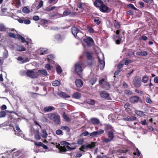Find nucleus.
Wrapping results in <instances>:
<instances>
[{
  "instance_id": "f257e3e1",
  "label": "nucleus",
  "mask_w": 158,
  "mask_h": 158,
  "mask_svg": "<svg viewBox=\"0 0 158 158\" xmlns=\"http://www.w3.org/2000/svg\"><path fill=\"white\" fill-rule=\"evenodd\" d=\"M62 145L64 146H60L59 144L56 143V146L58 148L61 152H65L67 151H71L76 149L77 146L76 143H73L70 144L66 141H62L61 143Z\"/></svg>"
},
{
  "instance_id": "f03ea898",
  "label": "nucleus",
  "mask_w": 158,
  "mask_h": 158,
  "mask_svg": "<svg viewBox=\"0 0 158 158\" xmlns=\"http://www.w3.org/2000/svg\"><path fill=\"white\" fill-rule=\"evenodd\" d=\"M48 118L56 125H58L61 124L60 116L57 113H50L48 114Z\"/></svg>"
},
{
  "instance_id": "7ed1b4c3",
  "label": "nucleus",
  "mask_w": 158,
  "mask_h": 158,
  "mask_svg": "<svg viewBox=\"0 0 158 158\" xmlns=\"http://www.w3.org/2000/svg\"><path fill=\"white\" fill-rule=\"evenodd\" d=\"M71 31L72 34L77 39H80L82 38L84 34L77 27H73L71 28Z\"/></svg>"
},
{
  "instance_id": "20e7f679",
  "label": "nucleus",
  "mask_w": 158,
  "mask_h": 158,
  "mask_svg": "<svg viewBox=\"0 0 158 158\" xmlns=\"http://www.w3.org/2000/svg\"><path fill=\"white\" fill-rule=\"evenodd\" d=\"M120 30H117L116 32L114 31L115 34L113 35L112 37L113 40L115 41L117 44H119L121 41V35L120 34Z\"/></svg>"
},
{
  "instance_id": "39448f33",
  "label": "nucleus",
  "mask_w": 158,
  "mask_h": 158,
  "mask_svg": "<svg viewBox=\"0 0 158 158\" xmlns=\"http://www.w3.org/2000/svg\"><path fill=\"white\" fill-rule=\"evenodd\" d=\"M132 83L135 87H139L141 85V77L139 76L135 77L133 80Z\"/></svg>"
},
{
  "instance_id": "423d86ee",
  "label": "nucleus",
  "mask_w": 158,
  "mask_h": 158,
  "mask_svg": "<svg viewBox=\"0 0 158 158\" xmlns=\"http://www.w3.org/2000/svg\"><path fill=\"white\" fill-rule=\"evenodd\" d=\"M75 70L76 72L79 75H80L83 71L81 67V62H79L75 65Z\"/></svg>"
},
{
  "instance_id": "0eeeda50",
  "label": "nucleus",
  "mask_w": 158,
  "mask_h": 158,
  "mask_svg": "<svg viewBox=\"0 0 158 158\" xmlns=\"http://www.w3.org/2000/svg\"><path fill=\"white\" fill-rule=\"evenodd\" d=\"M26 73L28 77L31 78H36L38 77L37 73L34 70H28Z\"/></svg>"
},
{
  "instance_id": "6e6552de",
  "label": "nucleus",
  "mask_w": 158,
  "mask_h": 158,
  "mask_svg": "<svg viewBox=\"0 0 158 158\" xmlns=\"http://www.w3.org/2000/svg\"><path fill=\"white\" fill-rule=\"evenodd\" d=\"M86 56L87 59V63L88 65L91 66L92 64L94 58L92 57L91 53L87 52Z\"/></svg>"
},
{
  "instance_id": "1a4fd4ad",
  "label": "nucleus",
  "mask_w": 158,
  "mask_h": 158,
  "mask_svg": "<svg viewBox=\"0 0 158 158\" xmlns=\"http://www.w3.org/2000/svg\"><path fill=\"white\" fill-rule=\"evenodd\" d=\"M100 10L103 13H109L111 10L105 5L103 4L100 8Z\"/></svg>"
},
{
  "instance_id": "9d476101",
  "label": "nucleus",
  "mask_w": 158,
  "mask_h": 158,
  "mask_svg": "<svg viewBox=\"0 0 158 158\" xmlns=\"http://www.w3.org/2000/svg\"><path fill=\"white\" fill-rule=\"evenodd\" d=\"M83 41L87 43V46L88 47L91 46L92 43H94V40L92 38L89 37H87L86 39H84Z\"/></svg>"
},
{
  "instance_id": "9b49d317",
  "label": "nucleus",
  "mask_w": 158,
  "mask_h": 158,
  "mask_svg": "<svg viewBox=\"0 0 158 158\" xmlns=\"http://www.w3.org/2000/svg\"><path fill=\"white\" fill-rule=\"evenodd\" d=\"M16 149H14L13 150H11L10 151V152L13 154V158H19V156L21 152L19 151H16Z\"/></svg>"
},
{
  "instance_id": "f8f14e48",
  "label": "nucleus",
  "mask_w": 158,
  "mask_h": 158,
  "mask_svg": "<svg viewBox=\"0 0 158 158\" xmlns=\"http://www.w3.org/2000/svg\"><path fill=\"white\" fill-rule=\"evenodd\" d=\"M100 95L103 98L109 100L110 99V97L109 96V94L105 91H102L100 92Z\"/></svg>"
},
{
  "instance_id": "ddd939ff",
  "label": "nucleus",
  "mask_w": 158,
  "mask_h": 158,
  "mask_svg": "<svg viewBox=\"0 0 158 158\" xmlns=\"http://www.w3.org/2000/svg\"><path fill=\"white\" fill-rule=\"evenodd\" d=\"M18 21L21 23H24L26 24H29L30 23L31 21L29 19H26L24 18L18 19Z\"/></svg>"
},
{
  "instance_id": "4468645a",
  "label": "nucleus",
  "mask_w": 158,
  "mask_h": 158,
  "mask_svg": "<svg viewBox=\"0 0 158 158\" xmlns=\"http://www.w3.org/2000/svg\"><path fill=\"white\" fill-rule=\"evenodd\" d=\"M139 97L134 96L129 98V101L131 103H134L137 102L139 101Z\"/></svg>"
},
{
  "instance_id": "2eb2a0df",
  "label": "nucleus",
  "mask_w": 158,
  "mask_h": 158,
  "mask_svg": "<svg viewBox=\"0 0 158 158\" xmlns=\"http://www.w3.org/2000/svg\"><path fill=\"white\" fill-rule=\"evenodd\" d=\"M31 131H34V133L35 134V139L36 140H39L41 139V136L39 135V131L38 130H35L34 131L33 128H31Z\"/></svg>"
},
{
  "instance_id": "dca6fc26",
  "label": "nucleus",
  "mask_w": 158,
  "mask_h": 158,
  "mask_svg": "<svg viewBox=\"0 0 158 158\" xmlns=\"http://www.w3.org/2000/svg\"><path fill=\"white\" fill-rule=\"evenodd\" d=\"M94 144H92L91 145L89 144H88L87 145H82L81 148H79V150L83 152H85L84 149H87L88 148H92L94 147Z\"/></svg>"
},
{
  "instance_id": "f3484780",
  "label": "nucleus",
  "mask_w": 158,
  "mask_h": 158,
  "mask_svg": "<svg viewBox=\"0 0 158 158\" xmlns=\"http://www.w3.org/2000/svg\"><path fill=\"white\" fill-rule=\"evenodd\" d=\"M98 58L100 68L101 70H102L105 65V62L103 59H101L99 56H98Z\"/></svg>"
},
{
  "instance_id": "a211bd4d",
  "label": "nucleus",
  "mask_w": 158,
  "mask_h": 158,
  "mask_svg": "<svg viewBox=\"0 0 158 158\" xmlns=\"http://www.w3.org/2000/svg\"><path fill=\"white\" fill-rule=\"evenodd\" d=\"M137 118L134 116H128L126 117L123 118L122 120L123 121H133L135 120Z\"/></svg>"
},
{
  "instance_id": "6ab92c4d",
  "label": "nucleus",
  "mask_w": 158,
  "mask_h": 158,
  "mask_svg": "<svg viewBox=\"0 0 158 158\" xmlns=\"http://www.w3.org/2000/svg\"><path fill=\"white\" fill-rule=\"evenodd\" d=\"M55 109V108L53 106H49L45 107L44 109L43 110L44 112L46 113L51 112L53 110H54Z\"/></svg>"
},
{
  "instance_id": "aec40b11",
  "label": "nucleus",
  "mask_w": 158,
  "mask_h": 158,
  "mask_svg": "<svg viewBox=\"0 0 158 158\" xmlns=\"http://www.w3.org/2000/svg\"><path fill=\"white\" fill-rule=\"evenodd\" d=\"M91 123L94 125H98L100 123L99 120L97 118H93L90 119Z\"/></svg>"
},
{
  "instance_id": "412c9836",
  "label": "nucleus",
  "mask_w": 158,
  "mask_h": 158,
  "mask_svg": "<svg viewBox=\"0 0 158 158\" xmlns=\"http://www.w3.org/2000/svg\"><path fill=\"white\" fill-rule=\"evenodd\" d=\"M103 4L101 0H96L94 2V6L100 8Z\"/></svg>"
},
{
  "instance_id": "4be33fe9",
  "label": "nucleus",
  "mask_w": 158,
  "mask_h": 158,
  "mask_svg": "<svg viewBox=\"0 0 158 158\" xmlns=\"http://www.w3.org/2000/svg\"><path fill=\"white\" fill-rule=\"evenodd\" d=\"M17 60H18L21 61V63H24L29 61V60L28 58H25L24 59L21 56H19L17 58Z\"/></svg>"
},
{
  "instance_id": "5701e85b",
  "label": "nucleus",
  "mask_w": 158,
  "mask_h": 158,
  "mask_svg": "<svg viewBox=\"0 0 158 158\" xmlns=\"http://www.w3.org/2000/svg\"><path fill=\"white\" fill-rule=\"evenodd\" d=\"M76 85L77 87H81L83 85V82L80 79H77L75 81Z\"/></svg>"
},
{
  "instance_id": "b1692460",
  "label": "nucleus",
  "mask_w": 158,
  "mask_h": 158,
  "mask_svg": "<svg viewBox=\"0 0 158 158\" xmlns=\"http://www.w3.org/2000/svg\"><path fill=\"white\" fill-rule=\"evenodd\" d=\"M149 80V77L146 75L142 76L141 81L144 83H147Z\"/></svg>"
},
{
  "instance_id": "393cba45",
  "label": "nucleus",
  "mask_w": 158,
  "mask_h": 158,
  "mask_svg": "<svg viewBox=\"0 0 158 158\" xmlns=\"http://www.w3.org/2000/svg\"><path fill=\"white\" fill-rule=\"evenodd\" d=\"M81 97V94L79 92H75L72 95V97L78 99Z\"/></svg>"
},
{
  "instance_id": "a878e982",
  "label": "nucleus",
  "mask_w": 158,
  "mask_h": 158,
  "mask_svg": "<svg viewBox=\"0 0 158 158\" xmlns=\"http://www.w3.org/2000/svg\"><path fill=\"white\" fill-rule=\"evenodd\" d=\"M136 54L137 56H146L147 55L148 53L147 51H143L137 52Z\"/></svg>"
},
{
  "instance_id": "bb28decb",
  "label": "nucleus",
  "mask_w": 158,
  "mask_h": 158,
  "mask_svg": "<svg viewBox=\"0 0 158 158\" xmlns=\"http://www.w3.org/2000/svg\"><path fill=\"white\" fill-rule=\"evenodd\" d=\"M41 135L42 137L44 138H46L48 135L46 131L44 129H43L41 131Z\"/></svg>"
},
{
  "instance_id": "cd10ccee",
  "label": "nucleus",
  "mask_w": 158,
  "mask_h": 158,
  "mask_svg": "<svg viewBox=\"0 0 158 158\" xmlns=\"http://www.w3.org/2000/svg\"><path fill=\"white\" fill-rule=\"evenodd\" d=\"M108 136L109 138L112 140L114 137V135L113 132L112 131H109L108 132Z\"/></svg>"
},
{
  "instance_id": "c85d7f7f",
  "label": "nucleus",
  "mask_w": 158,
  "mask_h": 158,
  "mask_svg": "<svg viewBox=\"0 0 158 158\" xmlns=\"http://www.w3.org/2000/svg\"><path fill=\"white\" fill-rule=\"evenodd\" d=\"M135 112L138 116L140 117H142L144 115V112L140 110H135Z\"/></svg>"
},
{
  "instance_id": "c756f323",
  "label": "nucleus",
  "mask_w": 158,
  "mask_h": 158,
  "mask_svg": "<svg viewBox=\"0 0 158 158\" xmlns=\"http://www.w3.org/2000/svg\"><path fill=\"white\" fill-rule=\"evenodd\" d=\"M60 84V82L58 80H55L52 83V85L55 87L58 86Z\"/></svg>"
},
{
  "instance_id": "7c9ffc66",
  "label": "nucleus",
  "mask_w": 158,
  "mask_h": 158,
  "mask_svg": "<svg viewBox=\"0 0 158 158\" xmlns=\"http://www.w3.org/2000/svg\"><path fill=\"white\" fill-rule=\"evenodd\" d=\"M71 13L70 10L68 8H67L66 10L63 12V15L65 16L70 14Z\"/></svg>"
},
{
  "instance_id": "2f4dec72",
  "label": "nucleus",
  "mask_w": 158,
  "mask_h": 158,
  "mask_svg": "<svg viewBox=\"0 0 158 158\" xmlns=\"http://www.w3.org/2000/svg\"><path fill=\"white\" fill-rule=\"evenodd\" d=\"M18 38L19 40H21L22 41V42L23 43H25L26 42L27 44L28 45V41H26L25 38L22 36H21L20 35H17Z\"/></svg>"
},
{
  "instance_id": "473e14b6",
  "label": "nucleus",
  "mask_w": 158,
  "mask_h": 158,
  "mask_svg": "<svg viewBox=\"0 0 158 158\" xmlns=\"http://www.w3.org/2000/svg\"><path fill=\"white\" fill-rule=\"evenodd\" d=\"M59 95L64 98H69L70 97L65 93L62 92L59 94Z\"/></svg>"
},
{
  "instance_id": "72a5a7b5",
  "label": "nucleus",
  "mask_w": 158,
  "mask_h": 158,
  "mask_svg": "<svg viewBox=\"0 0 158 158\" xmlns=\"http://www.w3.org/2000/svg\"><path fill=\"white\" fill-rule=\"evenodd\" d=\"M114 26L116 28L118 29L120 27V24L119 23L115 20L114 22Z\"/></svg>"
},
{
  "instance_id": "f704fd0d",
  "label": "nucleus",
  "mask_w": 158,
  "mask_h": 158,
  "mask_svg": "<svg viewBox=\"0 0 158 158\" xmlns=\"http://www.w3.org/2000/svg\"><path fill=\"white\" fill-rule=\"evenodd\" d=\"M130 104L128 102H127L126 103L124 106V107L125 108V110L127 112L130 109Z\"/></svg>"
},
{
  "instance_id": "c9c22d12",
  "label": "nucleus",
  "mask_w": 158,
  "mask_h": 158,
  "mask_svg": "<svg viewBox=\"0 0 158 158\" xmlns=\"http://www.w3.org/2000/svg\"><path fill=\"white\" fill-rule=\"evenodd\" d=\"M22 11L25 14H28L29 13L30 11L28 8L25 7L23 8Z\"/></svg>"
},
{
  "instance_id": "e433bc0d",
  "label": "nucleus",
  "mask_w": 158,
  "mask_h": 158,
  "mask_svg": "<svg viewBox=\"0 0 158 158\" xmlns=\"http://www.w3.org/2000/svg\"><path fill=\"white\" fill-rule=\"evenodd\" d=\"M86 102L87 103L90 105H94L95 104V102L94 100L89 99H87Z\"/></svg>"
},
{
  "instance_id": "4c0bfd02",
  "label": "nucleus",
  "mask_w": 158,
  "mask_h": 158,
  "mask_svg": "<svg viewBox=\"0 0 158 158\" xmlns=\"http://www.w3.org/2000/svg\"><path fill=\"white\" fill-rule=\"evenodd\" d=\"M17 50L18 51H25L26 49L23 46H18L17 48Z\"/></svg>"
},
{
  "instance_id": "58836bf2",
  "label": "nucleus",
  "mask_w": 158,
  "mask_h": 158,
  "mask_svg": "<svg viewBox=\"0 0 158 158\" xmlns=\"http://www.w3.org/2000/svg\"><path fill=\"white\" fill-rule=\"evenodd\" d=\"M62 116L63 118L67 121H70V119L68 117L67 114L65 113H64L62 115Z\"/></svg>"
},
{
  "instance_id": "ea45409f",
  "label": "nucleus",
  "mask_w": 158,
  "mask_h": 158,
  "mask_svg": "<svg viewBox=\"0 0 158 158\" xmlns=\"http://www.w3.org/2000/svg\"><path fill=\"white\" fill-rule=\"evenodd\" d=\"M145 100L146 102L149 104H151L152 103V101L150 99L149 96V95H148L145 98Z\"/></svg>"
},
{
  "instance_id": "a19ab883",
  "label": "nucleus",
  "mask_w": 158,
  "mask_h": 158,
  "mask_svg": "<svg viewBox=\"0 0 158 158\" xmlns=\"http://www.w3.org/2000/svg\"><path fill=\"white\" fill-rule=\"evenodd\" d=\"M39 73L44 76L47 75L48 73L47 71L45 69H42L38 71Z\"/></svg>"
},
{
  "instance_id": "79ce46f5",
  "label": "nucleus",
  "mask_w": 158,
  "mask_h": 158,
  "mask_svg": "<svg viewBox=\"0 0 158 158\" xmlns=\"http://www.w3.org/2000/svg\"><path fill=\"white\" fill-rule=\"evenodd\" d=\"M60 129L67 131L68 132H69L70 131V129L69 127L66 126H62L60 127Z\"/></svg>"
},
{
  "instance_id": "37998d69",
  "label": "nucleus",
  "mask_w": 158,
  "mask_h": 158,
  "mask_svg": "<svg viewBox=\"0 0 158 158\" xmlns=\"http://www.w3.org/2000/svg\"><path fill=\"white\" fill-rule=\"evenodd\" d=\"M56 70L57 72L59 74H60L62 73V70L60 67L59 65L57 66Z\"/></svg>"
},
{
  "instance_id": "c03bdc74",
  "label": "nucleus",
  "mask_w": 158,
  "mask_h": 158,
  "mask_svg": "<svg viewBox=\"0 0 158 158\" xmlns=\"http://www.w3.org/2000/svg\"><path fill=\"white\" fill-rule=\"evenodd\" d=\"M43 5V2L42 1H40L39 2V5L36 7V9H38L41 8Z\"/></svg>"
},
{
  "instance_id": "a18cd8bd",
  "label": "nucleus",
  "mask_w": 158,
  "mask_h": 158,
  "mask_svg": "<svg viewBox=\"0 0 158 158\" xmlns=\"http://www.w3.org/2000/svg\"><path fill=\"white\" fill-rule=\"evenodd\" d=\"M96 132L98 136V135H100L103 134L104 133V131L102 129H100L96 131Z\"/></svg>"
},
{
  "instance_id": "49530a36",
  "label": "nucleus",
  "mask_w": 158,
  "mask_h": 158,
  "mask_svg": "<svg viewBox=\"0 0 158 158\" xmlns=\"http://www.w3.org/2000/svg\"><path fill=\"white\" fill-rule=\"evenodd\" d=\"M6 111H1L0 112V118L4 117L6 116Z\"/></svg>"
},
{
  "instance_id": "de8ad7c7",
  "label": "nucleus",
  "mask_w": 158,
  "mask_h": 158,
  "mask_svg": "<svg viewBox=\"0 0 158 158\" xmlns=\"http://www.w3.org/2000/svg\"><path fill=\"white\" fill-rule=\"evenodd\" d=\"M40 51L41 52L40 53V55H42L45 54L47 52V50L42 48H40Z\"/></svg>"
},
{
  "instance_id": "09e8293b",
  "label": "nucleus",
  "mask_w": 158,
  "mask_h": 158,
  "mask_svg": "<svg viewBox=\"0 0 158 158\" xmlns=\"http://www.w3.org/2000/svg\"><path fill=\"white\" fill-rule=\"evenodd\" d=\"M6 31V28L4 25L0 24V31Z\"/></svg>"
},
{
  "instance_id": "8fccbe9b",
  "label": "nucleus",
  "mask_w": 158,
  "mask_h": 158,
  "mask_svg": "<svg viewBox=\"0 0 158 158\" xmlns=\"http://www.w3.org/2000/svg\"><path fill=\"white\" fill-rule=\"evenodd\" d=\"M54 58V56L52 55H49L48 56V61L49 62L52 61V60Z\"/></svg>"
},
{
  "instance_id": "3c124183",
  "label": "nucleus",
  "mask_w": 158,
  "mask_h": 158,
  "mask_svg": "<svg viewBox=\"0 0 158 158\" xmlns=\"http://www.w3.org/2000/svg\"><path fill=\"white\" fill-rule=\"evenodd\" d=\"M127 6L129 8H131L136 10H138L137 8H136L131 3L128 4Z\"/></svg>"
},
{
  "instance_id": "603ef678",
  "label": "nucleus",
  "mask_w": 158,
  "mask_h": 158,
  "mask_svg": "<svg viewBox=\"0 0 158 158\" xmlns=\"http://www.w3.org/2000/svg\"><path fill=\"white\" fill-rule=\"evenodd\" d=\"M94 22L96 23L98 25L99 24L101 23V21H100L99 18L98 17L95 18L94 20Z\"/></svg>"
},
{
  "instance_id": "864d4df0",
  "label": "nucleus",
  "mask_w": 158,
  "mask_h": 158,
  "mask_svg": "<svg viewBox=\"0 0 158 158\" xmlns=\"http://www.w3.org/2000/svg\"><path fill=\"white\" fill-rule=\"evenodd\" d=\"M58 1V0H48V3L49 4L52 3L55 4Z\"/></svg>"
},
{
  "instance_id": "5fc2aeb1",
  "label": "nucleus",
  "mask_w": 158,
  "mask_h": 158,
  "mask_svg": "<svg viewBox=\"0 0 158 158\" xmlns=\"http://www.w3.org/2000/svg\"><path fill=\"white\" fill-rule=\"evenodd\" d=\"M148 39V38L147 36L143 35H142L139 38L140 40H143L144 41H146Z\"/></svg>"
},
{
  "instance_id": "6e6d98bb",
  "label": "nucleus",
  "mask_w": 158,
  "mask_h": 158,
  "mask_svg": "<svg viewBox=\"0 0 158 158\" xmlns=\"http://www.w3.org/2000/svg\"><path fill=\"white\" fill-rule=\"evenodd\" d=\"M90 136L92 137H97L96 131L93 132L90 134Z\"/></svg>"
},
{
  "instance_id": "4d7b16f0",
  "label": "nucleus",
  "mask_w": 158,
  "mask_h": 158,
  "mask_svg": "<svg viewBox=\"0 0 158 158\" xmlns=\"http://www.w3.org/2000/svg\"><path fill=\"white\" fill-rule=\"evenodd\" d=\"M112 140L108 138H105L102 140L104 143H107L111 142Z\"/></svg>"
},
{
  "instance_id": "13d9d810",
  "label": "nucleus",
  "mask_w": 158,
  "mask_h": 158,
  "mask_svg": "<svg viewBox=\"0 0 158 158\" xmlns=\"http://www.w3.org/2000/svg\"><path fill=\"white\" fill-rule=\"evenodd\" d=\"M125 94L127 95H131L132 94V92L129 90H126L124 91Z\"/></svg>"
},
{
  "instance_id": "bf43d9fd",
  "label": "nucleus",
  "mask_w": 158,
  "mask_h": 158,
  "mask_svg": "<svg viewBox=\"0 0 158 158\" xmlns=\"http://www.w3.org/2000/svg\"><path fill=\"white\" fill-rule=\"evenodd\" d=\"M56 134L57 135H63V131H62L60 129L57 130L56 131Z\"/></svg>"
},
{
  "instance_id": "052dcab7",
  "label": "nucleus",
  "mask_w": 158,
  "mask_h": 158,
  "mask_svg": "<svg viewBox=\"0 0 158 158\" xmlns=\"http://www.w3.org/2000/svg\"><path fill=\"white\" fill-rule=\"evenodd\" d=\"M84 142V139H80L77 140V143L79 145H81Z\"/></svg>"
},
{
  "instance_id": "680f3d73",
  "label": "nucleus",
  "mask_w": 158,
  "mask_h": 158,
  "mask_svg": "<svg viewBox=\"0 0 158 158\" xmlns=\"http://www.w3.org/2000/svg\"><path fill=\"white\" fill-rule=\"evenodd\" d=\"M87 29L89 32L90 33H93L94 31V30L91 27L88 26L87 27Z\"/></svg>"
},
{
  "instance_id": "e2e57ef3",
  "label": "nucleus",
  "mask_w": 158,
  "mask_h": 158,
  "mask_svg": "<svg viewBox=\"0 0 158 158\" xmlns=\"http://www.w3.org/2000/svg\"><path fill=\"white\" fill-rule=\"evenodd\" d=\"M55 39L57 40H61V37L60 35L59 34H57L56 35L54 36Z\"/></svg>"
},
{
  "instance_id": "0e129e2a",
  "label": "nucleus",
  "mask_w": 158,
  "mask_h": 158,
  "mask_svg": "<svg viewBox=\"0 0 158 158\" xmlns=\"http://www.w3.org/2000/svg\"><path fill=\"white\" fill-rule=\"evenodd\" d=\"M84 5H85V4L84 3L82 2H81L77 6L80 8L83 9L84 8L83 7V6Z\"/></svg>"
},
{
  "instance_id": "69168bd1",
  "label": "nucleus",
  "mask_w": 158,
  "mask_h": 158,
  "mask_svg": "<svg viewBox=\"0 0 158 158\" xmlns=\"http://www.w3.org/2000/svg\"><path fill=\"white\" fill-rule=\"evenodd\" d=\"M136 151L137 153L134 152V155H137L138 156H139L140 154V153L139 152V150H138V148H136Z\"/></svg>"
},
{
  "instance_id": "338daca9",
  "label": "nucleus",
  "mask_w": 158,
  "mask_h": 158,
  "mask_svg": "<svg viewBox=\"0 0 158 158\" xmlns=\"http://www.w3.org/2000/svg\"><path fill=\"white\" fill-rule=\"evenodd\" d=\"M15 2L17 4V6H21V3L20 0H14Z\"/></svg>"
},
{
  "instance_id": "774afa93",
  "label": "nucleus",
  "mask_w": 158,
  "mask_h": 158,
  "mask_svg": "<svg viewBox=\"0 0 158 158\" xmlns=\"http://www.w3.org/2000/svg\"><path fill=\"white\" fill-rule=\"evenodd\" d=\"M45 68L48 70H50L51 69V66L49 64H47L46 65Z\"/></svg>"
}]
</instances>
